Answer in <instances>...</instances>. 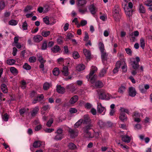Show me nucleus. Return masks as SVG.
Segmentation results:
<instances>
[{
  "instance_id": "1",
  "label": "nucleus",
  "mask_w": 152,
  "mask_h": 152,
  "mask_svg": "<svg viewBox=\"0 0 152 152\" xmlns=\"http://www.w3.org/2000/svg\"><path fill=\"white\" fill-rule=\"evenodd\" d=\"M113 16L115 20L116 21H118L121 18V9L119 6L116 5L115 6L113 9Z\"/></svg>"
},
{
  "instance_id": "2",
  "label": "nucleus",
  "mask_w": 152,
  "mask_h": 152,
  "mask_svg": "<svg viewBox=\"0 0 152 152\" xmlns=\"http://www.w3.org/2000/svg\"><path fill=\"white\" fill-rule=\"evenodd\" d=\"M93 126V124H90L83 128V132L85 133V136L86 138H90L93 137L91 135V133L89 132L88 130L91 129Z\"/></svg>"
},
{
  "instance_id": "3",
  "label": "nucleus",
  "mask_w": 152,
  "mask_h": 152,
  "mask_svg": "<svg viewBox=\"0 0 152 152\" xmlns=\"http://www.w3.org/2000/svg\"><path fill=\"white\" fill-rule=\"evenodd\" d=\"M132 59H134V60L131 61V64L134 69H138L140 66L138 63L140 61V59L138 57H137L135 58L136 61L134 60V58Z\"/></svg>"
},
{
  "instance_id": "4",
  "label": "nucleus",
  "mask_w": 152,
  "mask_h": 152,
  "mask_svg": "<svg viewBox=\"0 0 152 152\" xmlns=\"http://www.w3.org/2000/svg\"><path fill=\"white\" fill-rule=\"evenodd\" d=\"M111 96L103 91H101L99 93V98L101 99H109L111 97Z\"/></svg>"
},
{
  "instance_id": "5",
  "label": "nucleus",
  "mask_w": 152,
  "mask_h": 152,
  "mask_svg": "<svg viewBox=\"0 0 152 152\" xmlns=\"http://www.w3.org/2000/svg\"><path fill=\"white\" fill-rule=\"evenodd\" d=\"M69 132L71 137L72 138L77 136L78 132L77 129H73L71 128L69 129Z\"/></svg>"
},
{
  "instance_id": "6",
  "label": "nucleus",
  "mask_w": 152,
  "mask_h": 152,
  "mask_svg": "<svg viewBox=\"0 0 152 152\" xmlns=\"http://www.w3.org/2000/svg\"><path fill=\"white\" fill-rule=\"evenodd\" d=\"M97 69V68L96 67L93 66H92L89 74L86 76L87 78V79L90 78L93 75H94V73L96 72Z\"/></svg>"
},
{
  "instance_id": "7",
  "label": "nucleus",
  "mask_w": 152,
  "mask_h": 152,
  "mask_svg": "<svg viewBox=\"0 0 152 152\" xmlns=\"http://www.w3.org/2000/svg\"><path fill=\"white\" fill-rule=\"evenodd\" d=\"M137 94L135 88L132 87H130L129 88V95L132 97H134Z\"/></svg>"
},
{
  "instance_id": "8",
  "label": "nucleus",
  "mask_w": 152,
  "mask_h": 152,
  "mask_svg": "<svg viewBox=\"0 0 152 152\" xmlns=\"http://www.w3.org/2000/svg\"><path fill=\"white\" fill-rule=\"evenodd\" d=\"M83 120V123L84 124H92L91 122V120L90 119L89 115H84Z\"/></svg>"
},
{
  "instance_id": "9",
  "label": "nucleus",
  "mask_w": 152,
  "mask_h": 152,
  "mask_svg": "<svg viewBox=\"0 0 152 152\" xmlns=\"http://www.w3.org/2000/svg\"><path fill=\"white\" fill-rule=\"evenodd\" d=\"M43 39L42 36L40 35H37L34 36L33 37V40L34 42L39 43Z\"/></svg>"
},
{
  "instance_id": "10",
  "label": "nucleus",
  "mask_w": 152,
  "mask_h": 152,
  "mask_svg": "<svg viewBox=\"0 0 152 152\" xmlns=\"http://www.w3.org/2000/svg\"><path fill=\"white\" fill-rule=\"evenodd\" d=\"M126 86L125 85L122 84L119 87L118 91L119 93L123 94L126 91Z\"/></svg>"
},
{
  "instance_id": "11",
  "label": "nucleus",
  "mask_w": 152,
  "mask_h": 152,
  "mask_svg": "<svg viewBox=\"0 0 152 152\" xmlns=\"http://www.w3.org/2000/svg\"><path fill=\"white\" fill-rule=\"evenodd\" d=\"M56 91L59 93L63 94L65 92V89L61 85H58L56 86Z\"/></svg>"
},
{
  "instance_id": "12",
  "label": "nucleus",
  "mask_w": 152,
  "mask_h": 152,
  "mask_svg": "<svg viewBox=\"0 0 152 152\" xmlns=\"http://www.w3.org/2000/svg\"><path fill=\"white\" fill-rule=\"evenodd\" d=\"M61 72L63 75L65 76H67L69 75V73L68 67L66 66H64Z\"/></svg>"
},
{
  "instance_id": "13",
  "label": "nucleus",
  "mask_w": 152,
  "mask_h": 152,
  "mask_svg": "<svg viewBox=\"0 0 152 152\" xmlns=\"http://www.w3.org/2000/svg\"><path fill=\"white\" fill-rule=\"evenodd\" d=\"M97 104V112L100 113H101L103 112L105 108L102 106L100 102H98Z\"/></svg>"
},
{
  "instance_id": "14",
  "label": "nucleus",
  "mask_w": 152,
  "mask_h": 152,
  "mask_svg": "<svg viewBox=\"0 0 152 152\" xmlns=\"http://www.w3.org/2000/svg\"><path fill=\"white\" fill-rule=\"evenodd\" d=\"M39 111V108L38 106H36L35 107L31 113V116L32 117L35 116Z\"/></svg>"
},
{
  "instance_id": "15",
  "label": "nucleus",
  "mask_w": 152,
  "mask_h": 152,
  "mask_svg": "<svg viewBox=\"0 0 152 152\" xmlns=\"http://www.w3.org/2000/svg\"><path fill=\"white\" fill-rule=\"evenodd\" d=\"M122 140L125 142L129 143L131 140L130 137L127 135H122L121 136Z\"/></svg>"
},
{
  "instance_id": "16",
  "label": "nucleus",
  "mask_w": 152,
  "mask_h": 152,
  "mask_svg": "<svg viewBox=\"0 0 152 152\" xmlns=\"http://www.w3.org/2000/svg\"><path fill=\"white\" fill-rule=\"evenodd\" d=\"M84 55L87 59H90L91 58V53L90 51L86 49H84L83 51Z\"/></svg>"
},
{
  "instance_id": "17",
  "label": "nucleus",
  "mask_w": 152,
  "mask_h": 152,
  "mask_svg": "<svg viewBox=\"0 0 152 152\" xmlns=\"http://www.w3.org/2000/svg\"><path fill=\"white\" fill-rule=\"evenodd\" d=\"M89 9L91 13L93 15L95 14L97 11L96 8L93 5H90L89 7Z\"/></svg>"
},
{
  "instance_id": "18",
  "label": "nucleus",
  "mask_w": 152,
  "mask_h": 152,
  "mask_svg": "<svg viewBox=\"0 0 152 152\" xmlns=\"http://www.w3.org/2000/svg\"><path fill=\"white\" fill-rule=\"evenodd\" d=\"M97 124L101 128H105L106 123L102 120H99L97 123Z\"/></svg>"
},
{
  "instance_id": "19",
  "label": "nucleus",
  "mask_w": 152,
  "mask_h": 152,
  "mask_svg": "<svg viewBox=\"0 0 152 152\" xmlns=\"http://www.w3.org/2000/svg\"><path fill=\"white\" fill-rule=\"evenodd\" d=\"M51 50L53 53H56L58 52L61 50V49L58 45H55L51 48Z\"/></svg>"
},
{
  "instance_id": "20",
  "label": "nucleus",
  "mask_w": 152,
  "mask_h": 152,
  "mask_svg": "<svg viewBox=\"0 0 152 152\" xmlns=\"http://www.w3.org/2000/svg\"><path fill=\"white\" fill-rule=\"evenodd\" d=\"M78 99L77 96L75 95L72 97L69 101V103L71 104H74L77 101Z\"/></svg>"
},
{
  "instance_id": "21",
  "label": "nucleus",
  "mask_w": 152,
  "mask_h": 152,
  "mask_svg": "<svg viewBox=\"0 0 152 152\" xmlns=\"http://www.w3.org/2000/svg\"><path fill=\"white\" fill-rule=\"evenodd\" d=\"M44 97L43 95L42 94H41L39 96H37L36 99H34L33 100L32 102L34 104H35L37 102V101H40L42 100L44 98Z\"/></svg>"
},
{
  "instance_id": "22",
  "label": "nucleus",
  "mask_w": 152,
  "mask_h": 152,
  "mask_svg": "<svg viewBox=\"0 0 152 152\" xmlns=\"http://www.w3.org/2000/svg\"><path fill=\"white\" fill-rule=\"evenodd\" d=\"M119 119L123 122L126 121L127 120V117L124 113H121L119 117Z\"/></svg>"
},
{
  "instance_id": "23",
  "label": "nucleus",
  "mask_w": 152,
  "mask_h": 152,
  "mask_svg": "<svg viewBox=\"0 0 152 152\" xmlns=\"http://www.w3.org/2000/svg\"><path fill=\"white\" fill-rule=\"evenodd\" d=\"M1 88L2 91L5 94L8 92V89L7 86L4 84H2L1 86Z\"/></svg>"
},
{
  "instance_id": "24",
  "label": "nucleus",
  "mask_w": 152,
  "mask_h": 152,
  "mask_svg": "<svg viewBox=\"0 0 152 152\" xmlns=\"http://www.w3.org/2000/svg\"><path fill=\"white\" fill-rule=\"evenodd\" d=\"M77 5L79 6H83L86 3V0H77Z\"/></svg>"
},
{
  "instance_id": "25",
  "label": "nucleus",
  "mask_w": 152,
  "mask_h": 152,
  "mask_svg": "<svg viewBox=\"0 0 152 152\" xmlns=\"http://www.w3.org/2000/svg\"><path fill=\"white\" fill-rule=\"evenodd\" d=\"M85 68V66L84 65L80 64L78 65L76 67V70L78 71H80L84 70Z\"/></svg>"
},
{
  "instance_id": "26",
  "label": "nucleus",
  "mask_w": 152,
  "mask_h": 152,
  "mask_svg": "<svg viewBox=\"0 0 152 152\" xmlns=\"http://www.w3.org/2000/svg\"><path fill=\"white\" fill-rule=\"evenodd\" d=\"M101 58L102 61L106 60L107 59L108 54L104 51L101 52Z\"/></svg>"
},
{
  "instance_id": "27",
  "label": "nucleus",
  "mask_w": 152,
  "mask_h": 152,
  "mask_svg": "<svg viewBox=\"0 0 152 152\" xmlns=\"http://www.w3.org/2000/svg\"><path fill=\"white\" fill-rule=\"evenodd\" d=\"M95 85L96 88H101L104 86L102 82L100 80H98L95 83Z\"/></svg>"
},
{
  "instance_id": "28",
  "label": "nucleus",
  "mask_w": 152,
  "mask_h": 152,
  "mask_svg": "<svg viewBox=\"0 0 152 152\" xmlns=\"http://www.w3.org/2000/svg\"><path fill=\"white\" fill-rule=\"evenodd\" d=\"M125 13L129 17H130L132 16V10L131 9H125Z\"/></svg>"
},
{
  "instance_id": "29",
  "label": "nucleus",
  "mask_w": 152,
  "mask_h": 152,
  "mask_svg": "<svg viewBox=\"0 0 152 152\" xmlns=\"http://www.w3.org/2000/svg\"><path fill=\"white\" fill-rule=\"evenodd\" d=\"M50 32L49 31H46L44 30L41 31V34L44 37H47L50 35Z\"/></svg>"
},
{
  "instance_id": "30",
  "label": "nucleus",
  "mask_w": 152,
  "mask_h": 152,
  "mask_svg": "<svg viewBox=\"0 0 152 152\" xmlns=\"http://www.w3.org/2000/svg\"><path fill=\"white\" fill-rule=\"evenodd\" d=\"M42 142L40 141H35L33 144V146L35 148H37L39 147L41 145Z\"/></svg>"
},
{
  "instance_id": "31",
  "label": "nucleus",
  "mask_w": 152,
  "mask_h": 152,
  "mask_svg": "<svg viewBox=\"0 0 152 152\" xmlns=\"http://www.w3.org/2000/svg\"><path fill=\"white\" fill-rule=\"evenodd\" d=\"M63 137V135H61L56 134V135L54 136V139L56 140H60Z\"/></svg>"
},
{
  "instance_id": "32",
  "label": "nucleus",
  "mask_w": 152,
  "mask_h": 152,
  "mask_svg": "<svg viewBox=\"0 0 152 152\" xmlns=\"http://www.w3.org/2000/svg\"><path fill=\"white\" fill-rule=\"evenodd\" d=\"M50 107L48 104L45 105H44L42 108V110L41 111V114H44L45 113L43 111H46L50 109Z\"/></svg>"
},
{
  "instance_id": "33",
  "label": "nucleus",
  "mask_w": 152,
  "mask_h": 152,
  "mask_svg": "<svg viewBox=\"0 0 152 152\" xmlns=\"http://www.w3.org/2000/svg\"><path fill=\"white\" fill-rule=\"evenodd\" d=\"M48 45H47V42L46 40H44L43 41L41 46V49L43 50H46L47 48Z\"/></svg>"
},
{
  "instance_id": "34",
  "label": "nucleus",
  "mask_w": 152,
  "mask_h": 152,
  "mask_svg": "<svg viewBox=\"0 0 152 152\" xmlns=\"http://www.w3.org/2000/svg\"><path fill=\"white\" fill-rule=\"evenodd\" d=\"M10 70L11 72L14 75H16L18 73L17 70L14 67H11Z\"/></svg>"
},
{
  "instance_id": "35",
  "label": "nucleus",
  "mask_w": 152,
  "mask_h": 152,
  "mask_svg": "<svg viewBox=\"0 0 152 152\" xmlns=\"http://www.w3.org/2000/svg\"><path fill=\"white\" fill-rule=\"evenodd\" d=\"M15 62L16 61L15 60L12 59H10L7 60V63L8 65H12L14 64L15 63Z\"/></svg>"
},
{
  "instance_id": "36",
  "label": "nucleus",
  "mask_w": 152,
  "mask_h": 152,
  "mask_svg": "<svg viewBox=\"0 0 152 152\" xmlns=\"http://www.w3.org/2000/svg\"><path fill=\"white\" fill-rule=\"evenodd\" d=\"M139 10L140 12L141 13H144L145 12V9L142 4L139 5Z\"/></svg>"
},
{
  "instance_id": "37",
  "label": "nucleus",
  "mask_w": 152,
  "mask_h": 152,
  "mask_svg": "<svg viewBox=\"0 0 152 152\" xmlns=\"http://www.w3.org/2000/svg\"><path fill=\"white\" fill-rule=\"evenodd\" d=\"M51 86V84L48 82H45L43 84V88L46 90L48 89Z\"/></svg>"
},
{
  "instance_id": "38",
  "label": "nucleus",
  "mask_w": 152,
  "mask_h": 152,
  "mask_svg": "<svg viewBox=\"0 0 152 152\" xmlns=\"http://www.w3.org/2000/svg\"><path fill=\"white\" fill-rule=\"evenodd\" d=\"M107 69V68L103 69L99 73V76L101 77H104L106 73Z\"/></svg>"
},
{
  "instance_id": "39",
  "label": "nucleus",
  "mask_w": 152,
  "mask_h": 152,
  "mask_svg": "<svg viewBox=\"0 0 152 152\" xmlns=\"http://www.w3.org/2000/svg\"><path fill=\"white\" fill-rule=\"evenodd\" d=\"M53 73L54 75L55 76H58L59 73V69L58 68H54L53 71Z\"/></svg>"
},
{
  "instance_id": "40",
  "label": "nucleus",
  "mask_w": 152,
  "mask_h": 152,
  "mask_svg": "<svg viewBox=\"0 0 152 152\" xmlns=\"http://www.w3.org/2000/svg\"><path fill=\"white\" fill-rule=\"evenodd\" d=\"M97 76L96 75H93L92 77H91L89 79H90V81L92 83H93L95 80L97 79ZM88 80L89 79H88Z\"/></svg>"
},
{
  "instance_id": "41",
  "label": "nucleus",
  "mask_w": 152,
  "mask_h": 152,
  "mask_svg": "<svg viewBox=\"0 0 152 152\" xmlns=\"http://www.w3.org/2000/svg\"><path fill=\"white\" fill-rule=\"evenodd\" d=\"M5 6V4L4 1H0V12L4 8Z\"/></svg>"
},
{
  "instance_id": "42",
  "label": "nucleus",
  "mask_w": 152,
  "mask_h": 152,
  "mask_svg": "<svg viewBox=\"0 0 152 152\" xmlns=\"http://www.w3.org/2000/svg\"><path fill=\"white\" fill-rule=\"evenodd\" d=\"M83 119H80L75 124V127L76 128L78 127V126L80 125L82 123H83Z\"/></svg>"
},
{
  "instance_id": "43",
  "label": "nucleus",
  "mask_w": 152,
  "mask_h": 152,
  "mask_svg": "<svg viewBox=\"0 0 152 152\" xmlns=\"http://www.w3.org/2000/svg\"><path fill=\"white\" fill-rule=\"evenodd\" d=\"M140 47L144 49L145 47V42L144 39L143 38H141L140 39Z\"/></svg>"
},
{
  "instance_id": "44",
  "label": "nucleus",
  "mask_w": 152,
  "mask_h": 152,
  "mask_svg": "<svg viewBox=\"0 0 152 152\" xmlns=\"http://www.w3.org/2000/svg\"><path fill=\"white\" fill-rule=\"evenodd\" d=\"M99 47L101 52L104 51V44L101 42H99Z\"/></svg>"
},
{
  "instance_id": "45",
  "label": "nucleus",
  "mask_w": 152,
  "mask_h": 152,
  "mask_svg": "<svg viewBox=\"0 0 152 152\" xmlns=\"http://www.w3.org/2000/svg\"><path fill=\"white\" fill-rule=\"evenodd\" d=\"M74 37V35L71 33H68L66 35V41H68V39H71L72 38Z\"/></svg>"
},
{
  "instance_id": "46",
  "label": "nucleus",
  "mask_w": 152,
  "mask_h": 152,
  "mask_svg": "<svg viewBox=\"0 0 152 152\" xmlns=\"http://www.w3.org/2000/svg\"><path fill=\"white\" fill-rule=\"evenodd\" d=\"M72 56L75 59H77L80 57V56L78 52L74 51L72 53Z\"/></svg>"
},
{
  "instance_id": "47",
  "label": "nucleus",
  "mask_w": 152,
  "mask_h": 152,
  "mask_svg": "<svg viewBox=\"0 0 152 152\" xmlns=\"http://www.w3.org/2000/svg\"><path fill=\"white\" fill-rule=\"evenodd\" d=\"M8 23L10 25L15 26L18 24V22L16 20L12 19L9 21Z\"/></svg>"
},
{
  "instance_id": "48",
  "label": "nucleus",
  "mask_w": 152,
  "mask_h": 152,
  "mask_svg": "<svg viewBox=\"0 0 152 152\" xmlns=\"http://www.w3.org/2000/svg\"><path fill=\"white\" fill-rule=\"evenodd\" d=\"M68 147L70 149H74L76 148V146L73 143L71 142L69 143Z\"/></svg>"
},
{
  "instance_id": "49",
  "label": "nucleus",
  "mask_w": 152,
  "mask_h": 152,
  "mask_svg": "<svg viewBox=\"0 0 152 152\" xmlns=\"http://www.w3.org/2000/svg\"><path fill=\"white\" fill-rule=\"evenodd\" d=\"M44 22L46 24L48 25L49 24V20L48 17L47 16L43 18Z\"/></svg>"
},
{
  "instance_id": "50",
  "label": "nucleus",
  "mask_w": 152,
  "mask_h": 152,
  "mask_svg": "<svg viewBox=\"0 0 152 152\" xmlns=\"http://www.w3.org/2000/svg\"><path fill=\"white\" fill-rule=\"evenodd\" d=\"M145 4L148 6H152V0H147L145 3Z\"/></svg>"
},
{
  "instance_id": "51",
  "label": "nucleus",
  "mask_w": 152,
  "mask_h": 152,
  "mask_svg": "<svg viewBox=\"0 0 152 152\" xmlns=\"http://www.w3.org/2000/svg\"><path fill=\"white\" fill-rule=\"evenodd\" d=\"M23 67L24 69L27 70H29L31 69V66L27 63H25Z\"/></svg>"
},
{
  "instance_id": "52",
  "label": "nucleus",
  "mask_w": 152,
  "mask_h": 152,
  "mask_svg": "<svg viewBox=\"0 0 152 152\" xmlns=\"http://www.w3.org/2000/svg\"><path fill=\"white\" fill-rule=\"evenodd\" d=\"M28 61L30 63L34 62L36 61V57L34 56H31L29 58Z\"/></svg>"
},
{
  "instance_id": "53",
  "label": "nucleus",
  "mask_w": 152,
  "mask_h": 152,
  "mask_svg": "<svg viewBox=\"0 0 152 152\" xmlns=\"http://www.w3.org/2000/svg\"><path fill=\"white\" fill-rule=\"evenodd\" d=\"M22 28L23 30H26L28 28V24L27 22L25 21L23 23Z\"/></svg>"
},
{
  "instance_id": "54",
  "label": "nucleus",
  "mask_w": 152,
  "mask_h": 152,
  "mask_svg": "<svg viewBox=\"0 0 152 152\" xmlns=\"http://www.w3.org/2000/svg\"><path fill=\"white\" fill-rule=\"evenodd\" d=\"M53 122V119L52 118H50L47 122L46 124L47 126L48 127H50Z\"/></svg>"
},
{
  "instance_id": "55",
  "label": "nucleus",
  "mask_w": 152,
  "mask_h": 152,
  "mask_svg": "<svg viewBox=\"0 0 152 152\" xmlns=\"http://www.w3.org/2000/svg\"><path fill=\"white\" fill-rule=\"evenodd\" d=\"M26 82L24 80H23L21 82V86L20 87L23 89H24L26 87Z\"/></svg>"
},
{
  "instance_id": "56",
  "label": "nucleus",
  "mask_w": 152,
  "mask_h": 152,
  "mask_svg": "<svg viewBox=\"0 0 152 152\" xmlns=\"http://www.w3.org/2000/svg\"><path fill=\"white\" fill-rule=\"evenodd\" d=\"M139 32L137 31H134V32L132 33L129 34V36H134L137 37L139 36Z\"/></svg>"
},
{
  "instance_id": "57",
  "label": "nucleus",
  "mask_w": 152,
  "mask_h": 152,
  "mask_svg": "<svg viewBox=\"0 0 152 152\" xmlns=\"http://www.w3.org/2000/svg\"><path fill=\"white\" fill-rule=\"evenodd\" d=\"M64 54H68L69 53V50L67 46H65L64 47Z\"/></svg>"
},
{
  "instance_id": "58",
  "label": "nucleus",
  "mask_w": 152,
  "mask_h": 152,
  "mask_svg": "<svg viewBox=\"0 0 152 152\" xmlns=\"http://www.w3.org/2000/svg\"><path fill=\"white\" fill-rule=\"evenodd\" d=\"M125 50L127 54L130 56H132V51L130 48H126L125 49Z\"/></svg>"
},
{
  "instance_id": "59",
  "label": "nucleus",
  "mask_w": 152,
  "mask_h": 152,
  "mask_svg": "<svg viewBox=\"0 0 152 152\" xmlns=\"http://www.w3.org/2000/svg\"><path fill=\"white\" fill-rule=\"evenodd\" d=\"M139 89L141 92L142 93H145L146 92V90L143 85H140L139 86Z\"/></svg>"
},
{
  "instance_id": "60",
  "label": "nucleus",
  "mask_w": 152,
  "mask_h": 152,
  "mask_svg": "<svg viewBox=\"0 0 152 152\" xmlns=\"http://www.w3.org/2000/svg\"><path fill=\"white\" fill-rule=\"evenodd\" d=\"M38 60L40 63H45L46 61L44 60L42 56H38Z\"/></svg>"
},
{
  "instance_id": "61",
  "label": "nucleus",
  "mask_w": 152,
  "mask_h": 152,
  "mask_svg": "<svg viewBox=\"0 0 152 152\" xmlns=\"http://www.w3.org/2000/svg\"><path fill=\"white\" fill-rule=\"evenodd\" d=\"M89 38L88 33L86 31L85 32V37L84 38V41H87L89 39Z\"/></svg>"
},
{
  "instance_id": "62",
  "label": "nucleus",
  "mask_w": 152,
  "mask_h": 152,
  "mask_svg": "<svg viewBox=\"0 0 152 152\" xmlns=\"http://www.w3.org/2000/svg\"><path fill=\"white\" fill-rule=\"evenodd\" d=\"M63 131L62 129L61 128H59L57 130L56 132H55V133L61 135H63L62 133Z\"/></svg>"
},
{
  "instance_id": "63",
  "label": "nucleus",
  "mask_w": 152,
  "mask_h": 152,
  "mask_svg": "<svg viewBox=\"0 0 152 152\" xmlns=\"http://www.w3.org/2000/svg\"><path fill=\"white\" fill-rule=\"evenodd\" d=\"M54 130V129L47 128L44 129V131L47 133H51Z\"/></svg>"
},
{
  "instance_id": "64",
  "label": "nucleus",
  "mask_w": 152,
  "mask_h": 152,
  "mask_svg": "<svg viewBox=\"0 0 152 152\" xmlns=\"http://www.w3.org/2000/svg\"><path fill=\"white\" fill-rule=\"evenodd\" d=\"M113 125V123L110 121H108L106 123L105 127H110Z\"/></svg>"
}]
</instances>
